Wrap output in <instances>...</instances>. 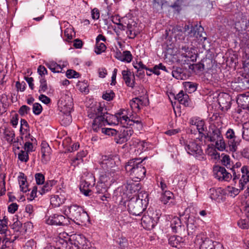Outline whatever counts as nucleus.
Instances as JSON below:
<instances>
[{
	"mask_svg": "<svg viewBox=\"0 0 249 249\" xmlns=\"http://www.w3.org/2000/svg\"><path fill=\"white\" fill-rule=\"evenodd\" d=\"M88 116L94 119L91 126L94 132L116 136L117 131L115 129L104 127L106 125L115 123L110 120V118L114 117L107 112L106 108L100 105L91 107L88 110Z\"/></svg>",
	"mask_w": 249,
	"mask_h": 249,
	"instance_id": "obj_1",
	"label": "nucleus"
},
{
	"mask_svg": "<svg viewBox=\"0 0 249 249\" xmlns=\"http://www.w3.org/2000/svg\"><path fill=\"white\" fill-rule=\"evenodd\" d=\"M138 159L130 160L125 166L127 173L133 178L141 179L144 178L146 173V169L142 164V161H137Z\"/></svg>",
	"mask_w": 249,
	"mask_h": 249,
	"instance_id": "obj_2",
	"label": "nucleus"
},
{
	"mask_svg": "<svg viewBox=\"0 0 249 249\" xmlns=\"http://www.w3.org/2000/svg\"><path fill=\"white\" fill-rule=\"evenodd\" d=\"M65 214L69 218L78 224L83 223L89 220L87 213L84 211L81 207L77 205H72L68 207V210H65Z\"/></svg>",
	"mask_w": 249,
	"mask_h": 249,
	"instance_id": "obj_3",
	"label": "nucleus"
},
{
	"mask_svg": "<svg viewBox=\"0 0 249 249\" xmlns=\"http://www.w3.org/2000/svg\"><path fill=\"white\" fill-rule=\"evenodd\" d=\"M207 137L210 141L215 142V147L220 151H223L226 147V144L223 138L219 128L215 126L211 127Z\"/></svg>",
	"mask_w": 249,
	"mask_h": 249,
	"instance_id": "obj_4",
	"label": "nucleus"
},
{
	"mask_svg": "<svg viewBox=\"0 0 249 249\" xmlns=\"http://www.w3.org/2000/svg\"><path fill=\"white\" fill-rule=\"evenodd\" d=\"M103 171L104 172L100 177V182L106 184H109V186H110L121 177L120 172L119 170L112 169V170H103Z\"/></svg>",
	"mask_w": 249,
	"mask_h": 249,
	"instance_id": "obj_5",
	"label": "nucleus"
},
{
	"mask_svg": "<svg viewBox=\"0 0 249 249\" xmlns=\"http://www.w3.org/2000/svg\"><path fill=\"white\" fill-rule=\"evenodd\" d=\"M147 206L143 205L142 201L135 199V197H132L128 204V211L133 215H140L146 209Z\"/></svg>",
	"mask_w": 249,
	"mask_h": 249,
	"instance_id": "obj_6",
	"label": "nucleus"
},
{
	"mask_svg": "<svg viewBox=\"0 0 249 249\" xmlns=\"http://www.w3.org/2000/svg\"><path fill=\"white\" fill-rule=\"evenodd\" d=\"M118 157L115 155H104L102 156L100 164L103 170H112V169L118 170L116 166L115 160Z\"/></svg>",
	"mask_w": 249,
	"mask_h": 249,
	"instance_id": "obj_7",
	"label": "nucleus"
},
{
	"mask_svg": "<svg viewBox=\"0 0 249 249\" xmlns=\"http://www.w3.org/2000/svg\"><path fill=\"white\" fill-rule=\"evenodd\" d=\"M61 111L64 114H68L71 112L73 107V99L71 96L68 94L63 95L58 101Z\"/></svg>",
	"mask_w": 249,
	"mask_h": 249,
	"instance_id": "obj_8",
	"label": "nucleus"
},
{
	"mask_svg": "<svg viewBox=\"0 0 249 249\" xmlns=\"http://www.w3.org/2000/svg\"><path fill=\"white\" fill-rule=\"evenodd\" d=\"M213 172L215 178L219 180L228 181L233 177V175L228 172L224 167L220 166H214Z\"/></svg>",
	"mask_w": 249,
	"mask_h": 249,
	"instance_id": "obj_9",
	"label": "nucleus"
},
{
	"mask_svg": "<svg viewBox=\"0 0 249 249\" xmlns=\"http://www.w3.org/2000/svg\"><path fill=\"white\" fill-rule=\"evenodd\" d=\"M133 133V130L132 128L129 127H124L123 130L116 136L114 140L117 143L123 144L128 141Z\"/></svg>",
	"mask_w": 249,
	"mask_h": 249,
	"instance_id": "obj_10",
	"label": "nucleus"
},
{
	"mask_svg": "<svg viewBox=\"0 0 249 249\" xmlns=\"http://www.w3.org/2000/svg\"><path fill=\"white\" fill-rule=\"evenodd\" d=\"M69 223L70 221L68 218H66L64 216L58 214H54L50 216L47 220L48 224L57 226L67 225Z\"/></svg>",
	"mask_w": 249,
	"mask_h": 249,
	"instance_id": "obj_11",
	"label": "nucleus"
},
{
	"mask_svg": "<svg viewBox=\"0 0 249 249\" xmlns=\"http://www.w3.org/2000/svg\"><path fill=\"white\" fill-rule=\"evenodd\" d=\"M185 148L188 154L196 157L201 156L203 154L201 146L194 141L187 142Z\"/></svg>",
	"mask_w": 249,
	"mask_h": 249,
	"instance_id": "obj_12",
	"label": "nucleus"
},
{
	"mask_svg": "<svg viewBox=\"0 0 249 249\" xmlns=\"http://www.w3.org/2000/svg\"><path fill=\"white\" fill-rule=\"evenodd\" d=\"M226 136L229 139L228 143L230 150L232 151H236L237 146L239 144V142L237 140L233 130L231 128L229 129L226 133Z\"/></svg>",
	"mask_w": 249,
	"mask_h": 249,
	"instance_id": "obj_13",
	"label": "nucleus"
},
{
	"mask_svg": "<svg viewBox=\"0 0 249 249\" xmlns=\"http://www.w3.org/2000/svg\"><path fill=\"white\" fill-rule=\"evenodd\" d=\"M241 177L239 179L240 189H244L246 184L249 182V166L244 165L241 168Z\"/></svg>",
	"mask_w": 249,
	"mask_h": 249,
	"instance_id": "obj_14",
	"label": "nucleus"
},
{
	"mask_svg": "<svg viewBox=\"0 0 249 249\" xmlns=\"http://www.w3.org/2000/svg\"><path fill=\"white\" fill-rule=\"evenodd\" d=\"M109 184H106L103 182H98L95 188V191L96 194H100V198L102 200H107L109 197V194L107 193V188Z\"/></svg>",
	"mask_w": 249,
	"mask_h": 249,
	"instance_id": "obj_15",
	"label": "nucleus"
},
{
	"mask_svg": "<svg viewBox=\"0 0 249 249\" xmlns=\"http://www.w3.org/2000/svg\"><path fill=\"white\" fill-rule=\"evenodd\" d=\"M175 99L185 107H189L191 105V101L188 95L184 93L182 90L176 95Z\"/></svg>",
	"mask_w": 249,
	"mask_h": 249,
	"instance_id": "obj_16",
	"label": "nucleus"
},
{
	"mask_svg": "<svg viewBox=\"0 0 249 249\" xmlns=\"http://www.w3.org/2000/svg\"><path fill=\"white\" fill-rule=\"evenodd\" d=\"M169 244L173 247L179 249L184 245V240L180 236L174 235L169 238Z\"/></svg>",
	"mask_w": 249,
	"mask_h": 249,
	"instance_id": "obj_17",
	"label": "nucleus"
},
{
	"mask_svg": "<svg viewBox=\"0 0 249 249\" xmlns=\"http://www.w3.org/2000/svg\"><path fill=\"white\" fill-rule=\"evenodd\" d=\"M123 78L125 82V84L130 87L133 88L134 86V81L131 80V76L134 78V76L132 75L131 72L128 70H123L122 71Z\"/></svg>",
	"mask_w": 249,
	"mask_h": 249,
	"instance_id": "obj_18",
	"label": "nucleus"
},
{
	"mask_svg": "<svg viewBox=\"0 0 249 249\" xmlns=\"http://www.w3.org/2000/svg\"><path fill=\"white\" fill-rule=\"evenodd\" d=\"M45 65L53 72L54 73H59L62 71L63 67L64 65L62 66L57 64L56 62L51 61L46 62L45 63Z\"/></svg>",
	"mask_w": 249,
	"mask_h": 249,
	"instance_id": "obj_19",
	"label": "nucleus"
},
{
	"mask_svg": "<svg viewBox=\"0 0 249 249\" xmlns=\"http://www.w3.org/2000/svg\"><path fill=\"white\" fill-rule=\"evenodd\" d=\"M115 121H117V123H120L123 127H129L132 125L133 120L130 119L127 116V115H123L122 116H119V117L115 119Z\"/></svg>",
	"mask_w": 249,
	"mask_h": 249,
	"instance_id": "obj_20",
	"label": "nucleus"
},
{
	"mask_svg": "<svg viewBox=\"0 0 249 249\" xmlns=\"http://www.w3.org/2000/svg\"><path fill=\"white\" fill-rule=\"evenodd\" d=\"M184 36H187V39L192 37H195L196 35V30L195 26H193L192 25L185 24L184 27Z\"/></svg>",
	"mask_w": 249,
	"mask_h": 249,
	"instance_id": "obj_21",
	"label": "nucleus"
},
{
	"mask_svg": "<svg viewBox=\"0 0 249 249\" xmlns=\"http://www.w3.org/2000/svg\"><path fill=\"white\" fill-rule=\"evenodd\" d=\"M171 227L174 232H178L181 231V222L178 217H174L172 218L171 221Z\"/></svg>",
	"mask_w": 249,
	"mask_h": 249,
	"instance_id": "obj_22",
	"label": "nucleus"
},
{
	"mask_svg": "<svg viewBox=\"0 0 249 249\" xmlns=\"http://www.w3.org/2000/svg\"><path fill=\"white\" fill-rule=\"evenodd\" d=\"M51 152V149L47 143H42L41 153L42 154V160L47 161L49 159V156Z\"/></svg>",
	"mask_w": 249,
	"mask_h": 249,
	"instance_id": "obj_23",
	"label": "nucleus"
},
{
	"mask_svg": "<svg viewBox=\"0 0 249 249\" xmlns=\"http://www.w3.org/2000/svg\"><path fill=\"white\" fill-rule=\"evenodd\" d=\"M56 181L54 180H51L46 181L45 185L41 187L38 190V192L41 195L51 190L52 187L56 184Z\"/></svg>",
	"mask_w": 249,
	"mask_h": 249,
	"instance_id": "obj_24",
	"label": "nucleus"
},
{
	"mask_svg": "<svg viewBox=\"0 0 249 249\" xmlns=\"http://www.w3.org/2000/svg\"><path fill=\"white\" fill-rule=\"evenodd\" d=\"M65 199L63 196L57 195L54 196L50 199V203L54 207H59L61 204L64 203Z\"/></svg>",
	"mask_w": 249,
	"mask_h": 249,
	"instance_id": "obj_25",
	"label": "nucleus"
},
{
	"mask_svg": "<svg viewBox=\"0 0 249 249\" xmlns=\"http://www.w3.org/2000/svg\"><path fill=\"white\" fill-rule=\"evenodd\" d=\"M135 199L140 200L143 205L147 206L148 203V194L144 191H141L139 192L138 195L134 197Z\"/></svg>",
	"mask_w": 249,
	"mask_h": 249,
	"instance_id": "obj_26",
	"label": "nucleus"
},
{
	"mask_svg": "<svg viewBox=\"0 0 249 249\" xmlns=\"http://www.w3.org/2000/svg\"><path fill=\"white\" fill-rule=\"evenodd\" d=\"M221 192L222 190L219 188L217 189H210L209 192L210 197L212 199L217 200L221 197Z\"/></svg>",
	"mask_w": 249,
	"mask_h": 249,
	"instance_id": "obj_27",
	"label": "nucleus"
},
{
	"mask_svg": "<svg viewBox=\"0 0 249 249\" xmlns=\"http://www.w3.org/2000/svg\"><path fill=\"white\" fill-rule=\"evenodd\" d=\"M175 34V38L181 41L185 40V36L184 33V28L183 29L180 26H176L173 29Z\"/></svg>",
	"mask_w": 249,
	"mask_h": 249,
	"instance_id": "obj_28",
	"label": "nucleus"
},
{
	"mask_svg": "<svg viewBox=\"0 0 249 249\" xmlns=\"http://www.w3.org/2000/svg\"><path fill=\"white\" fill-rule=\"evenodd\" d=\"M196 30V35H195V37L198 40L202 41V40H205L206 37L205 36L206 34L203 32L204 29L201 26L195 25Z\"/></svg>",
	"mask_w": 249,
	"mask_h": 249,
	"instance_id": "obj_29",
	"label": "nucleus"
},
{
	"mask_svg": "<svg viewBox=\"0 0 249 249\" xmlns=\"http://www.w3.org/2000/svg\"><path fill=\"white\" fill-rule=\"evenodd\" d=\"M142 103V101L139 98H135L130 101L129 104L132 111L137 112L140 110V105Z\"/></svg>",
	"mask_w": 249,
	"mask_h": 249,
	"instance_id": "obj_30",
	"label": "nucleus"
},
{
	"mask_svg": "<svg viewBox=\"0 0 249 249\" xmlns=\"http://www.w3.org/2000/svg\"><path fill=\"white\" fill-rule=\"evenodd\" d=\"M214 245L215 242L209 238H205L200 245V249H213Z\"/></svg>",
	"mask_w": 249,
	"mask_h": 249,
	"instance_id": "obj_31",
	"label": "nucleus"
},
{
	"mask_svg": "<svg viewBox=\"0 0 249 249\" xmlns=\"http://www.w3.org/2000/svg\"><path fill=\"white\" fill-rule=\"evenodd\" d=\"M249 26V22L246 20H241L235 23V28L239 32L245 31Z\"/></svg>",
	"mask_w": 249,
	"mask_h": 249,
	"instance_id": "obj_32",
	"label": "nucleus"
},
{
	"mask_svg": "<svg viewBox=\"0 0 249 249\" xmlns=\"http://www.w3.org/2000/svg\"><path fill=\"white\" fill-rule=\"evenodd\" d=\"M94 177L92 174H90L86 179L82 181L81 186L83 188H90L94 184Z\"/></svg>",
	"mask_w": 249,
	"mask_h": 249,
	"instance_id": "obj_33",
	"label": "nucleus"
},
{
	"mask_svg": "<svg viewBox=\"0 0 249 249\" xmlns=\"http://www.w3.org/2000/svg\"><path fill=\"white\" fill-rule=\"evenodd\" d=\"M18 182L21 191L24 193L27 192L29 190L27 185L26 178L24 177V174H22L18 177Z\"/></svg>",
	"mask_w": 249,
	"mask_h": 249,
	"instance_id": "obj_34",
	"label": "nucleus"
},
{
	"mask_svg": "<svg viewBox=\"0 0 249 249\" xmlns=\"http://www.w3.org/2000/svg\"><path fill=\"white\" fill-rule=\"evenodd\" d=\"M249 97V92L245 94H241L237 99L238 104H241L242 102H244L245 104L242 105L244 106V108H247L249 110V102L248 98Z\"/></svg>",
	"mask_w": 249,
	"mask_h": 249,
	"instance_id": "obj_35",
	"label": "nucleus"
},
{
	"mask_svg": "<svg viewBox=\"0 0 249 249\" xmlns=\"http://www.w3.org/2000/svg\"><path fill=\"white\" fill-rule=\"evenodd\" d=\"M180 50L182 52L181 53V56L183 57L190 58L192 61H194V59H196V56H194L191 54L192 52H190V51H189L188 47L186 46H182Z\"/></svg>",
	"mask_w": 249,
	"mask_h": 249,
	"instance_id": "obj_36",
	"label": "nucleus"
},
{
	"mask_svg": "<svg viewBox=\"0 0 249 249\" xmlns=\"http://www.w3.org/2000/svg\"><path fill=\"white\" fill-rule=\"evenodd\" d=\"M159 217H156V219H152L151 218L147 216H143L142 218V221L147 225L149 228H154L155 224L157 223Z\"/></svg>",
	"mask_w": 249,
	"mask_h": 249,
	"instance_id": "obj_37",
	"label": "nucleus"
},
{
	"mask_svg": "<svg viewBox=\"0 0 249 249\" xmlns=\"http://www.w3.org/2000/svg\"><path fill=\"white\" fill-rule=\"evenodd\" d=\"M87 155L86 151H82L78 153L76 157L72 160L71 164L73 166L78 165L80 162L83 161L82 158Z\"/></svg>",
	"mask_w": 249,
	"mask_h": 249,
	"instance_id": "obj_38",
	"label": "nucleus"
},
{
	"mask_svg": "<svg viewBox=\"0 0 249 249\" xmlns=\"http://www.w3.org/2000/svg\"><path fill=\"white\" fill-rule=\"evenodd\" d=\"M161 70L166 72H168L165 66L162 65V63H160L158 65H155L153 69H148L150 72H152L155 74L159 75L160 74V70Z\"/></svg>",
	"mask_w": 249,
	"mask_h": 249,
	"instance_id": "obj_39",
	"label": "nucleus"
},
{
	"mask_svg": "<svg viewBox=\"0 0 249 249\" xmlns=\"http://www.w3.org/2000/svg\"><path fill=\"white\" fill-rule=\"evenodd\" d=\"M125 187L131 193H133L139 191L141 189V185L139 183L134 182L127 183Z\"/></svg>",
	"mask_w": 249,
	"mask_h": 249,
	"instance_id": "obj_40",
	"label": "nucleus"
},
{
	"mask_svg": "<svg viewBox=\"0 0 249 249\" xmlns=\"http://www.w3.org/2000/svg\"><path fill=\"white\" fill-rule=\"evenodd\" d=\"M173 197V194L171 192L165 190L162 194L160 200L164 204H166Z\"/></svg>",
	"mask_w": 249,
	"mask_h": 249,
	"instance_id": "obj_41",
	"label": "nucleus"
},
{
	"mask_svg": "<svg viewBox=\"0 0 249 249\" xmlns=\"http://www.w3.org/2000/svg\"><path fill=\"white\" fill-rule=\"evenodd\" d=\"M8 218L4 216L0 219V234H4L8 229Z\"/></svg>",
	"mask_w": 249,
	"mask_h": 249,
	"instance_id": "obj_42",
	"label": "nucleus"
},
{
	"mask_svg": "<svg viewBox=\"0 0 249 249\" xmlns=\"http://www.w3.org/2000/svg\"><path fill=\"white\" fill-rule=\"evenodd\" d=\"M39 83L40 86L38 92L40 93H45L48 89L46 80L44 77H42L40 79Z\"/></svg>",
	"mask_w": 249,
	"mask_h": 249,
	"instance_id": "obj_43",
	"label": "nucleus"
},
{
	"mask_svg": "<svg viewBox=\"0 0 249 249\" xmlns=\"http://www.w3.org/2000/svg\"><path fill=\"white\" fill-rule=\"evenodd\" d=\"M242 138L244 140L249 141V122L243 124Z\"/></svg>",
	"mask_w": 249,
	"mask_h": 249,
	"instance_id": "obj_44",
	"label": "nucleus"
},
{
	"mask_svg": "<svg viewBox=\"0 0 249 249\" xmlns=\"http://www.w3.org/2000/svg\"><path fill=\"white\" fill-rule=\"evenodd\" d=\"M241 166V163L240 162H237L235 164L232 165L230 170L231 171L233 174V180L236 183V181L240 178V175H237L234 168H238Z\"/></svg>",
	"mask_w": 249,
	"mask_h": 249,
	"instance_id": "obj_45",
	"label": "nucleus"
},
{
	"mask_svg": "<svg viewBox=\"0 0 249 249\" xmlns=\"http://www.w3.org/2000/svg\"><path fill=\"white\" fill-rule=\"evenodd\" d=\"M4 135L6 141L9 142H12L15 136L14 131L9 129H5Z\"/></svg>",
	"mask_w": 249,
	"mask_h": 249,
	"instance_id": "obj_46",
	"label": "nucleus"
},
{
	"mask_svg": "<svg viewBox=\"0 0 249 249\" xmlns=\"http://www.w3.org/2000/svg\"><path fill=\"white\" fill-rule=\"evenodd\" d=\"M106 46L103 43L96 41V45L95 47V52L96 53L99 54L105 52L106 50Z\"/></svg>",
	"mask_w": 249,
	"mask_h": 249,
	"instance_id": "obj_47",
	"label": "nucleus"
},
{
	"mask_svg": "<svg viewBox=\"0 0 249 249\" xmlns=\"http://www.w3.org/2000/svg\"><path fill=\"white\" fill-rule=\"evenodd\" d=\"M221 162L223 165L226 166L227 168H230L232 166V163L230 156L227 155H224L221 160Z\"/></svg>",
	"mask_w": 249,
	"mask_h": 249,
	"instance_id": "obj_48",
	"label": "nucleus"
},
{
	"mask_svg": "<svg viewBox=\"0 0 249 249\" xmlns=\"http://www.w3.org/2000/svg\"><path fill=\"white\" fill-rule=\"evenodd\" d=\"M172 76L177 79H182L183 74L182 72V69L179 68H176L172 72Z\"/></svg>",
	"mask_w": 249,
	"mask_h": 249,
	"instance_id": "obj_49",
	"label": "nucleus"
},
{
	"mask_svg": "<svg viewBox=\"0 0 249 249\" xmlns=\"http://www.w3.org/2000/svg\"><path fill=\"white\" fill-rule=\"evenodd\" d=\"M28 153L24 150H21L18 155V159L22 162H27L29 160Z\"/></svg>",
	"mask_w": 249,
	"mask_h": 249,
	"instance_id": "obj_50",
	"label": "nucleus"
},
{
	"mask_svg": "<svg viewBox=\"0 0 249 249\" xmlns=\"http://www.w3.org/2000/svg\"><path fill=\"white\" fill-rule=\"evenodd\" d=\"M184 87L189 92H193L196 90V85L191 82H186L184 83Z\"/></svg>",
	"mask_w": 249,
	"mask_h": 249,
	"instance_id": "obj_51",
	"label": "nucleus"
},
{
	"mask_svg": "<svg viewBox=\"0 0 249 249\" xmlns=\"http://www.w3.org/2000/svg\"><path fill=\"white\" fill-rule=\"evenodd\" d=\"M42 111L41 105L38 103H36L33 105V112L34 114L36 115H39Z\"/></svg>",
	"mask_w": 249,
	"mask_h": 249,
	"instance_id": "obj_52",
	"label": "nucleus"
},
{
	"mask_svg": "<svg viewBox=\"0 0 249 249\" xmlns=\"http://www.w3.org/2000/svg\"><path fill=\"white\" fill-rule=\"evenodd\" d=\"M205 123L202 120H198L197 124L195 126L200 134H203V132L205 131L206 127H204Z\"/></svg>",
	"mask_w": 249,
	"mask_h": 249,
	"instance_id": "obj_53",
	"label": "nucleus"
},
{
	"mask_svg": "<svg viewBox=\"0 0 249 249\" xmlns=\"http://www.w3.org/2000/svg\"><path fill=\"white\" fill-rule=\"evenodd\" d=\"M114 95V93L112 90H108L106 91V92L103 94L102 97L107 101H110L113 99Z\"/></svg>",
	"mask_w": 249,
	"mask_h": 249,
	"instance_id": "obj_54",
	"label": "nucleus"
},
{
	"mask_svg": "<svg viewBox=\"0 0 249 249\" xmlns=\"http://www.w3.org/2000/svg\"><path fill=\"white\" fill-rule=\"evenodd\" d=\"M70 113L65 114V115L63 116V118L61 120V123L63 125L66 126L70 124L71 122V117Z\"/></svg>",
	"mask_w": 249,
	"mask_h": 249,
	"instance_id": "obj_55",
	"label": "nucleus"
},
{
	"mask_svg": "<svg viewBox=\"0 0 249 249\" xmlns=\"http://www.w3.org/2000/svg\"><path fill=\"white\" fill-rule=\"evenodd\" d=\"M36 182L37 184H42L45 181V177L41 173H36L35 175Z\"/></svg>",
	"mask_w": 249,
	"mask_h": 249,
	"instance_id": "obj_56",
	"label": "nucleus"
},
{
	"mask_svg": "<svg viewBox=\"0 0 249 249\" xmlns=\"http://www.w3.org/2000/svg\"><path fill=\"white\" fill-rule=\"evenodd\" d=\"M80 74L78 72L72 70H68L66 72V76L70 79L72 78H78Z\"/></svg>",
	"mask_w": 249,
	"mask_h": 249,
	"instance_id": "obj_57",
	"label": "nucleus"
},
{
	"mask_svg": "<svg viewBox=\"0 0 249 249\" xmlns=\"http://www.w3.org/2000/svg\"><path fill=\"white\" fill-rule=\"evenodd\" d=\"M30 111V108L26 106H22L19 109L18 113L21 116H24L25 114H27Z\"/></svg>",
	"mask_w": 249,
	"mask_h": 249,
	"instance_id": "obj_58",
	"label": "nucleus"
},
{
	"mask_svg": "<svg viewBox=\"0 0 249 249\" xmlns=\"http://www.w3.org/2000/svg\"><path fill=\"white\" fill-rule=\"evenodd\" d=\"M123 61L128 63L130 62L132 59V54L130 51H125L123 52Z\"/></svg>",
	"mask_w": 249,
	"mask_h": 249,
	"instance_id": "obj_59",
	"label": "nucleus"
},
{
	"mask_svg": "<svg viewBox=\"0 0 249 249\" xmlns=\"http://www.w3.org/2000/svg\"><path fill=\"white\" fill-rule=\"evenodd\" d=\"M137 24L132 19H129L127 23V31L136 30Z\"/></svg>",
	"mask_w": 249,
	"mask_h": 249,
	"instance_id": "obj_60",
	"label": "nucleus"
},
{
	"mask_svg": "<svg viewBox=\"0 0 249 249\" xmlns=\"http://www.w3.org/2000/svg\"><path fill=\"white\" fill-rule=\"evenodd\" d=\"M118 243L120 247L122 249H124L128 245L127 240L124 237H121L119 238Z\"/></svg>",
	"mask_w": 249,
	"mask_h": 249,
	"instance_id": "obj_61",
	"label": "nucleus"
},
{
	"mask_svg": "<svg viewBox=\"0 0 249 249\" xmlns=\"http://www.w3.org/2000/svg\"><path fill=\"white\" fill-rule=\"evenodd\" d=\"M37 72L41 76V78L48 73V71L46 68L42 65H40L37 68Z\"/></svg>",
	"mask_w": 249,
	"mask_h": 249,
	"instance_id": "obj_62",
	"label": "nucleus"
},
{
	"mask_svg": "<svg viewBox=\"0 0 249 249\" xmlns=\"http://www.w3.org/2000/svg\"><path fill=\"white\" fill-rule=\"evenodd\" d=\"M24 148V151H26L28 153L33 152L34 151L33 143L30 141L25 142Z\"/></svg>",
	"mask_w": 249,
	"mask_h": 249,
	"instance_id": "obj_63",
	"label": "nucleus"
},
{
	"mask_svg": "<svg viewBox=\"0 0 249 249\" xmlns=\"http://www.w3.org/2000/svg\"><path fill=\"white\" fill-rule=\"evenodd\" d=\"M26 83L24 82L21 83L17 81L16 83V87L18 91H23L25 89Z\"/></svg>",
	"mask_w": 249,
	"mask_h": 249,
	"instance_id": "obj_64",
	"label": "nucleus"
}]
</instances>
